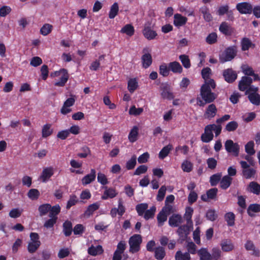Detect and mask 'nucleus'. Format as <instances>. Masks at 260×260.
I'll return each instance as SVG.
<instances>
[{
	"instance_id": "nucleus-41",
	"label": "nucleus",
	"mask_w": 260,
	"mask_h": 260,
	"mask_svg": "<svg viewBox=\"0 0 260 260\" xmlns=\"http://www.w3.org/2000/svg\"><path fill=\"white\" fill-rule=\"evenodd\" d=\"M51 209L49 210V216L50 217H57V215L60 212V207L59 205H56L53 206H51Z\"/></svg>"
},
{
	"instance_id": "nucleus-28",
	"label": "nucleus",
	"mask_w": 260,
	"mask_h": 260,
	"mask_svg": "<svg viewBox=\"0 0 260 260\" xmlns=\"http://www.w3.org/2000/svg\"><path fill=\"white\" fill-rule=\"evenodd\" d=\"M138 132L139 128L137 126H134L132 128L128 137L129 142L134 143L137 140L138 137Z\"/></svg>"
},
{
	"instance_id": "nucleus-13",
	"label": "nucleus",
	"mask_w": 260,
	"mask_h": 260,
	"mask_svg": "<svg viewBox=\"0 0 260 260\" xmlns=\"http://www.w3.org/2000/svg\"><path fill=\"white\" fill-rule=\"evenodd\" d=\"M182 222V218L179 214H174L169 219V224L172 227H177Z\"/></svg>"
},
{
	"instance_id": "nucleus-64",
	"label": "nucleus",
	"mask_w": 260,
	"mask_h": 260,
	"mask_svg": "<svg viewBox=\"0 0 260 260\" xmlns=\"http://www.w3.org/2000/svg\"><path fill=\"white\" fill-rule=\"evenodd\" d=\"M78 202V200L75 195H72L70 197V199L68 201L66 208L69 209L72 206L76 205Z\"/></svg>"
},
{
	"instance_id": "nucleus-54",
	"label": "nucleus",
	"mask_w": 260,
	"mask_h": 260,
	"mask_svg": "<svg viewBox=\"0 0 260 260\" xmlns=\"http://www.w3.org/2000/svg\"><path fill=\"white\" fill-rule=\"evenodd\" d=\"M252 45L251 41L248 38H244L241 42L242 50L243 51L247 50Z\"/></svg>"
},
{
	"instance_id": "nucleus-33",
	"label": "nucleus",
	"mask_w": 260,
	"mask_h": 260,
	"mask_svg": "<svg viewBox=\"0 0 260 260\" xmlns=\"http://www.w3.org/2000/svg\"><path fill=\"white\" fill-rule=\"evenodd\" d=\"M73 231L72 224L69 220L66 221L63 224V232L66 236H69Z\"/></svg>"
},
{
	"instance_id": "nucleus-57",
	"label": "nucleus",
	"mask_w": 260,
	"mask_h": 260,
	"mask_svg": "<svg viewBox=\"0 0 260 260\" xmlns=\"http://www.w3.org/2000/svg\"><path fill=\"white\" fill-rule=\"evenodd\" d=\"M209 128L211 129V132H212L213 131L215 132L216 137L218 136L221 131V126L220 125H216L213 124L207 125V129Z\"/></svg>"
},
{
	"instance_id": "nucleus-10",
	"label": "nucleus",
	"mask_w": 260,
	"mask_h": 260,
	"mask_svg": "<svg viewBox=\"0 0 260 260\" xmlns=\"http://www.w3.org/2000/svg\"><path fill=\"white\" fill-rule=\"evenodd\" d=\"M161 96L164 99L171 100L174 99V96L171 92L169 86L167 84H162L160 87Z\"/></svg>"
},
{
	"instance_id": "nucleus-27",
	"label": "nucleus",
	"mask_w": 260,
	"mask_h": 260,
	"mask_svg": "<svg viewBox=\"0 0 260 260\" xmlns=\"http://www.w3.org/2000/svg\"><path fill=\"white\" fill-rule=\"evenodd\" d=\"M144 37L148 40L154 39L157 36L156 32L149 27H145L143 30Z\"/></svg>"
},
{
	"instance_id": "nucleus-25",
	"label": "nucleus",
	"mask_w": 260,
	"mask_h": 260,
	"mask_svg": "<svg viewBox=\"0 0 260 260\" xmlns=\"http://www.w3.org/2000/svg\"><path fill=\"white\" fill-rule=\"evenodd\" d=\"M233 179L228 175L222 177L220 182V187L223 189H227L231 184Z\"/></svg>"
},
{
	"instance_id": "nucleus-4",
	"label": "nucleus",
	"mask_w": 260,
	"mask_h": 260,
	"mask_svg": "<svg viewBox=\"0 0 260 260\" xmlns=\"http://www.w3.org/2000/svg\"><path fill=\"white\" fill-rule=\"evenodd\" d=\"M225 149L229 153H233L236 156L239 155V146L236 143H234L232 140H228L225 141Z\"/></svg>"
},
{
	"instance_id": "nucleus-15",
	"label": "nucleus",
	"mask_w": 260,
	"mask_h": 260,
	"mask_svg": "<svg viewBox=\"0 0 260 260\" xmlns=\"http://www.w3.org/2000/svg\"><path fill=\"white\" fill-rule=\"evenodd\" d=\"M54 174V169L53 167H50L45 168L43 170L42 173L40 176V178L43 182H46Z\"/></svg>"
},
{
	"instance_id": "nucleus-42",
	"label": "nucleus",
	"mask_w": 260,
	"mask_h": 260,
	"mask_svg": "<svg viewBox=\"0 0 260 260\" xmlns=\"http://www.w3.org/2000/svg\"><path fill=\"white\" fill-rule=\"evenodd\" d=\"M193 212V210L191 207H188L186 208L185 213L184 214V218L186 220V222L188 224H192V221L191 220V217Z\"/></svg>"
},
{
	"instance_id": "nucleus-22",
	"label": "nucleus",
	"mask_w": 260,
	"mask_h": 260,
	"mask_svg": "<svg viewBox=\"0 0 260 260\" xmlns=\"http://www.w3.org/2000/svg\"><path fill=\"white\" fill-rule=\"evenodd\" d=\"M126 245H117V249L115 251L112 260H121V254L123 253L126 249Z\"/></svg>"
},
{
	"instance_id": "nucleus-62",
	"label": "nucleus",
	"mask_w": 260,
	"mask_h": 260,
	"mask_svg": "<svg viewBox=\"0 0 260 260\" xmlns=\"http://www.w3.org/2000/svg\"><path fill=\"white\" fill-rule=\"evenodd\" d=\"M238 126V123L235 121L229 122L225 126V129L228 132L235 131Z\"/></svg>"
},
{
	"instance_id": "nucleus-14",
	"label": "nucleus",
	"mask_w": 260,
	"mask_h": 260,
	"mask_svg": "<svg viewBox=\"0 0 260 260\" xmlns=\"http://www.w3.org/2000/svg\"><path fill=\"white\" fill-rule=\"evenodd\" d=\"M217 111L216 106L213 104H211L206 108L204 116L206 118L211 119L216 115Z\"/></svg>"
},
{
	"instance_id": "nucleus-61",
	"label": "nucleus",
	"mask_w": 260,
	"mask_h": 260,
	"mask_svg": "<svg viewBox=\"0 0 260 260\" xmlns=\"http://www.w3.org/2000/svg\"><path fill=\"white\" fill-rule=\"evenodd\" d=\"M217 36L215 32L210 34L206 38V41L209 44H212L217 42Z\"/></svg>"
},
{
	"instance_id": "nucleus-48",
	"label": "nucleus",
	"mask_w": 260,
	"mask_h": 260,
	"mask_svg": "<svg viewBox=\"0 0 260 260\" xmlns=\"http://www.w3.org/2000/svg\"><path fill=\"white\" fill-rule=\"evenodd\" d=\"M52 28V25L46 23L41 28L40 33L43 36H46L51 32Z\"/></svg>"
},
{
	"instance_id": "nucleus-30",
	"label": "nucleus",
	"mask_w": 260,
	"mask_h": 260,
	"mask_svg": "<svg viewBox=\"0 0 260 260\" xmlns=\"http://www.w3.org/2000/svg\"><path fill=\"white\" fill-rule=\"evenodd\" d=\"M169 69L173 73H181L182 72V68L178 62L173 61L169 64Z\"/></svg>"
},
{
	"instance_id": "nucleus-46",
	"label": "nucleus",
	"mask_w": 260,
	"mask_h": 260,
	"mask_svg": "<svg viewBox=\"0 0 260 260\" xmlns=\"http://www.w3.org/2000/svg\"><path fill=\"white\" fill-rule=\"evenodd\" d=\"M156 211V207L154 206L151 207L149 210H146L144 214V218L146 220H148L150 218H152L155 214Z\"/></svg>"
},
{
	"instance_id": "nucleus-8",
	"label": "nucleus",
	"mask_w": 260,
	"mask_h": 260,
	"mask_svg": "<svg viewBox=\"0 0 260 260\" xmlns=\"http://www.w3.org/2000/svg\"><path fill=\"white\" fill-rule=\"evenodd\" d=\"M222 75L224 80L229 83L234 82L237 78L236 72L232 69L224 70Z\"/></svg>"
},
{
	"instance_id": "nucleus-12",
	"label": "nucleus",
	"mask_w": 260,
	"mask_h": 260,
	"mask_svg": "<svg viewBox=\"0 0 260 260\" xmlns=\"http://www.w3.org/2000/svg\"><path fill=\"white\" fill-rule=\"evenodd\" d=\"M219 29L221 32L226 36H231L234 32V29L226 22L221 23Z\"/></svg>"
},
{
	"instance_id": "nucleus-52",
	"label": "nucleus",
	"mask_w": 260,
	"mask_h": 260,
	"mask_svg": "<svg viewBox=\"0 0 260 260\" xmlns=\"http://www.w3.org/2000/svg\"><path fill=\"white\" fill-rule=\"evenodd\" d=\"M161 211L168 216L175 212V209L172 205L165 204V206L162 208Z\"/></svg>"
},
{
	"instance_id": "nucleus-6",
	"label": "nucleus",
	"mask_w": 260,
	"mask_h": 260,
	"mask_svg": "<svg viewBox=\"0 0 260 260\" xmlns=\"http://www.w3.org/2000/svg\"><path fill=\"white\" fill-rule=\"evenodd\" d=\"M236 9L241 14H251L252 12V6L247 2L238 3L236 5Z\"/></svg>"
},
{
	"instance_id": "nucleus-3",
	"label": "nucleus",
	"mask_w": 260,
	"mask_h": 260,
	"mask_svg": "<svg viewBox=\"0 0 260 260\" xmlns=\"http://www.w3.org/2000/svg\"><path fill=\"white\" fill-rule=\"evenodd\" d=\"M237 48L235 46H231L226 48L219 56L220 62L224 63L231 61L236 56Z\"/></svg>"
},
{
	"instance_id": "nucleus-60",
	"label": "nucleus",
	"mask_w": 260,
	"mask_h": 260,
	"mask_svg": "<svg viewBox=\"0 0 260 260\" xmlns=\"http://www.w3.org/2000/svg\"><path fill=\"white\" fill-rule=\"evenodd\" d=\"M27 196L31 200H37L40 196V193L37 189H31L28 192Z\"/></svg>"
},
{
	"instance_id": "nucleus-50",
	"label": "nucleus",
	"mask_w": 260,
	"mask_h": 260,
	"mask_svg": "<svg viewBox=\"0 0 260 260\" xmlns=\"http://www.w3.org/2000/svg\"><path fill=\"white\" fill-rule=\"evenodd\" d=\"M245 248L248 251H250V254L256 256L260 255L259 250L256 248L254 245H245Z\"/></svg>"
},
{
	"instance_id": "nucleus-17",
	"label": "nucleus",
	"mask_w": 260,
	"mask_h": 260,
	"mask_svg": "<svg viewBox=\"0 0 260 260\" xmlns=\"http://www.w3.org/2000/svg\"><path fill=\"white\" fill-rule=\"evenodd\" d=\"M105 189L103 195L102 196L103 200H107L108 198H113L116 196L117 193L115 189L113 188H108L107 186H104Z\"/></svg>"
},
{
	"instance_id": "nucleus-39",
	"label": "nucleus",
	"mask_w": 260,
	"mask_h": 260,
	"mask_svg": "<svg viewBox=\"0 0 260 260\" xmlns=\"http://www.w3.org/2000/svg\"><path fill=\"white\" fill-rule=\"evenodd\" d=\"M138 87V82L136 79H131L127 83V89L131 93H133Z\"/></svg>"
},
{
	"instance_id": "nucleus-56",
	"label": "nucleus",
	"mask_w": 260,
	"mask_h": 260,
	"mask_svg": "<svg viewBox=\"0 0 260 260\" xmlns=\"http://www.w3.org/2000/svg\"><path fill=\"white\" fill-rule=\"evenodd\" d=\"M235 215L232 212H229L225 215V219L229 226H233L235 223Z\"/></svg>"
},
{
	"instance_id": "nucleus-47",
	"label": "nucleus",
	"mask_w": 260,
	"mask_h": 260,
	"mask_svg": "<svg viewBox=\"0 0 260 260\" xmlns=\"http://www.w3.org/2000/svg\"><path fill=\"white\" fill-rule=\"evenodd\" d=\"M167 217L168 215L165 213L162 212V211H160L157 215L158 225L159 226H161L164 224V222L167 221Z\"/></svg>"
},
{
	"instance_id": "nucleus-36",
	"label": "nucleus",
	"mask_w": 260,
	"mask_h": 260,
	"mask_svg": "<svg viewBox=\"0 0 260 260\" xmlns=\"http://www.w3.org/2000/svg\"><path fill=\"white\" fill-rule=\"evenodd\" d=\"M119 11V7L117 3H114L110 8L109 13V17L110 19H113L118 14Z\"/></svg>"
},
{
	"instance_id": "nucleus-51",
	"label": "nucleus",
	"mask_w": 260,
	"mask_h": 260,
	"mask_svg": "<svg viewBox=\"0 0 260 260\" xmlns=\"http://www.w3.org/2000/svg\"><path fill=\"white\" fill-rule=\"evenodd\" d=\"M221 250L218 248H213L211 254V260H218L221 257Z\"/></svg>"
},
{
	"instance_id": "nucleus-19",
	"label": "nucleus",
	"mask_w": 260,
	"mask_h": 260,
	"mask_svg": "<svg viewBox=\"0 0 260 260\" xmlns=\"http://www.w3.org/2000/svg\"><path fill=\"white\" fill-rule=\"evenodd\" d=\"M260 212V204H251L247 209V212L248 215L251 217L255 216V214Z\"/></svg>"
},
{
	"instance_id": "nucleus-2",
	"label": "nucleus",
	"mask_w": 260,
	"mask_h": 260,
	"mask_svg": "<svg viewBox=\"0 0 260 260\" xmlns=\"http://www.w3.org/2000/svg\"><path fill=\"white\" fill-rule=\"evenodd\" d=\"M258 88L257 87L252 86L248 90L245 91V94L248 95L249 101L254 105H260V94L257 93Z\"/></svg>"
},
{
	"instance_id": "nucleus-26",
	"label": "nucleus",
	"mask_w": 260,
	"mask_h": 260,
	"mask_svg": "<svg viewBox=\"0 0 260 260\" xmlns=\"http://www.w3.org/2000/svg\"><path fill=\"white\" fill-rule=\"evenodd\" d=\"M199 12L203 15L204 19L206 21L210 22L212 20L213 17L207 7L204 6L201 7Z\"/></svg>"
},
{
	"instance_id": "nucleus-20",
	"label": "nucleus",
	"mask_w": 260,
	"mask_h": 260,
	"mask_svg": "<svg viewBox=\"0 0 260 260\" xmlns=\"http://www.w3.org/2000/svg\"><path fill=\"white\" fill-rule=\"evenodd\" d=\"M103 251L104 250L101 245H97L95 247L93 245H91L88 249V253L92 256L101 254Z\"/></svg>"
},
{
	"instance_id": "nucleus-63",
	"label": "nucleus",
	"mask_w": 260,
	"mask_h": 260,
	"mask_svg": "<svg viewBox=\"0 0 260 260\" xmlns=\"http://www.w3.org/2000/svg\"><path fill=\"white\" fill-rule=\"evenodd\" d=\"M99 208V205L95 203L89 205L85 212V215L90 216Z\"/></svg>"
},
{
	"instance_id": "nucleus-21",
	"label": "nucleus",
	"mask_w": 260,
	"mask_h": 260,
	"mask_svg": "<svg viewBox=\"0 0 260 260\" xmlns=\"http://www.w3.org/2000/svg\"><path fill=\"white\" fill-rule=\"evenodd\" d=\"M247 190L256 195L260 193V185L256 182L252 181L248 184Z\"/></svg>"
},
{
	"instance_id": "nucleus-53",
	"label": "nucleus",
	"mask_w": 260,
	"mask_h": 260,
	"mask_svg": "<svg viewBox=\"0 0 260 260\" xmlns=\"http://www.w3.org/2000/svg\"><path fill=\"white\" fill-rule=\"evenodd\" d=\"M179 59L181 60L183 66L185 68H189L190 67V62L189 57L187 55L183 54L179 56Z\"/></svg>"
},
{
	"instance_id": "nucleus-7",
	"label": "nucleus",
	"mask_w": 260,
	"mask_h": 260,
	"mask_svg": "<svg viewBox=\"0 0 260 260\" xmlns=\"http://www.w3.org/2000/svg\"><path fill=\"white\" fill-rule=\"evenodd\" d=\"M192 226L193 224H190L186 222V224L179 227L177 230V233L180 237L182 238V240H184L186 238L190 231L192 230Z\"/></svg>"
},
{
	"instance_id": "nucleus-43",
	"label": "nucleus",
	"mask_w": 260,
	"mask_h": 260,
	"mask_svg": "<svg viewBox=\"0 0 260 260\" xmlns=\"http://www.w3.org/2000/svg\"><path fill=\"white\" fill-rule=\"evenodd\" d=\"M256 173V170L252 168H248L242 170L243 176L246 179H249L254 177Z\"/></svg>"
},
{
	"instance_id": "nucleus-9",
	"label": "nucleus",
	"mask_w": 260,
	"mask_h": 260,
	"mask_svg": "<svg viewBox=\"0 0 260 260\" xmlns=\"http://www.w3.org/2000/svg\"><path fill=\"white\" fill-rule=\"evenodd\" d=\"M147 49L144 48L143 50L144 54L141 57L142 67L144 69H147L151 66L152 62L151 55L149 53H147Z\"/></svg>"
},
{
	"instance_id": "nucleus-24",
	"label": "nucleus",
	"mask_w": 260,
	"mask_h": 260,
	"mask_svg": "<svg viewBox=\"0 0 260 260\" xmlns=\"http://www.w3.org/2000/svg\"><path fill=\"white\" fill-rule=\"evenodd\" d=\"M213 138V134L211 132V129L208 128L207 129V126L205 128V133L202 135V141L205 143H208L211 141Z\"/></svg>"
},
{
	"instance_id": "nucleus-55",
	"label": "nucleus",
	"mask_w": 260,
	"mask_h": 260,
	"mask_svg": "<svg viewBox=\"0 0 260 260\" xmlns=\"http://www.w3.org/2000/svg\"><path fill=\"white\" fill-rule=\"evenodd\" d=\"M166 190L167 188L166 186L162 185L161 186L158 191V193L156 197V199L158 201L160 202L164 200Z\"/></svg>"
},
{
	"instance_id": "nucleus-1",
	"label": "nucleus",
	"mask_w": 260,
	"mask_h": 260,
	"mask_svg": "<svg viewBox=\"0 0 260 260\" xmlns=\"http://www.w3.org/2000/svg\"><path fill=\"white\" fill-rule=\"evenodd\" d=\"M208 83H204L200 89V98H197V104L200 107H204L207 104H210L214 101L217 98V94L212 92L211 89H215L216 83L214 80H210Z\"/></svg>"
},
{
	"instance_id": "nucleus-5",
	"label": "nucleus",
	"mask_w": 260,
	"mask_h": 260,
	"mask_svg": "<svg viewBox=\"0 0 260 260\" xmlns=\"http://www.w3.org/2000/svg\"><path fill=\"white\" fill-rule=\"evenodd\" d=\"M252 83V79L248 76H243L242 77L241 80L239 81L238 84L239 89L241 91L248 90L251 85Z\"/></svg>"
},
{
	"instance_id": "nucleus-35",
	"label": "nucleus",
	"mask_w": 260,
	"mask_h": 260,
	"mask_svg": "<svg viewBox=\"0 0 260 260\" xmlns=\"http://www.w3.org/2000/svg\"><path fill=\"white\" fill-rule=\"evenodd\" d=\"M175 260H190V256L189 253L186 252L182 253L180 250L176 252L175 255Z\"/></svg>"
},
{
	"instance_id": "nucleus-45",
	"label": "nucleus",
	"mask_w": 260,
	"mask_h": 260,
	"mask_svg": "<svg viewBox=\"0 0 260 260\" xmlns=\"http://www.w3.org/2000/svg\"><path fill=\"white\" fill-rule=\"evenodd\" d=\"M254 142L252 141H249L245 145V151L250 155L255 154V151L254 149Z\"/></svg>"
},
{
	"instance_id": "nucleus-34",
	"label": "nucleus",
	"mask_w": 260,
	"mask_h": 260,
	"mask_svg": "<svg viewBox=\"0 0 260 260\" xmlns=\"http://www.w3.org/2000/svg\"><path fill=\"white\" fill-rule=\"evenodd\" d=\"M51 124L47 123L45 124L42 129V135L43 138H47L50 136L53 133V129L51 128Z\"/></svg>"
},
{
	"instance_id": "nucleus-29",
	"label": "nucleus",
	"mask_w": 260,
	"mask_h": 260,
	"mask_svg": "<svg viewBox=\"0 0 260 260\" xmlns=\"http://www.w3.org/2000/svg\"><path fill=\"white\" fill-rule=\"evenodd\" d=\"M166 255L165 248L162 246H158L155 248L154 256L157 260L162 259Z\"/></svg>"
},
{
	"instance_id": "nucleus-32",
	"label": "nucleus",
	"mask_w": 260,
	"mask_h": 260,
	"mask_svg": "<svg viewBox=\"0 0 260 260\" xmlns=\"http://www.w3.org/2000/svg\"><path fill=\"white\" fill-rule=\"evenodd\" d=\"M201 73L202 76L205 80L204 83H209L210 82V80H214L213 79H211L210 78V75L211 74V71L209 68L207 67L206 68H204L202 70Z\"/></svg>"
},
{
	"instance_id": "nucleus-23",
	"label": "nucleus",
	"mask_w": 260,
	"mask_h": 260,
	"mask_svg": "<svg viewBox=\"0 0 260 260\" xmlns=\"http://www.w3.org/2000/svg\"><path fill=\"white\" fill-rule=\"evenodd\" d=\"M174 18V24L177 26H181L184 25L187 20V18L186 17H184L180 14H175Z\"/></svg>"
},
{
	"instance_id": "nucleus-37",
	"label": "nucleus",
	"mask_w": 260,
	"mask_h": 260,
	"mask_svg": "<svg viewBox=\"0 0 260 260\" xmlns=\"http://www.w3.org/2000/svg\"><path fill=\"white\" fill-rule=\"evenodd\" d=\"M120 32L122 34H125L129 36H132L134 34L135 29L132 25L127 24L122 28Z\"/></svg>"
},
{
	"instance_id": "nucleus-18",
	"label": "nucleus",
	"mask_w": 260,
	"mask_h": 260,
	"mask_svg": "<svg viewBox=\"0 0 260 260\" xmlns=\"http://www.w3.org/2000/svg\"><path fill=\"white\" fill-rule=\"evenodd\" d=\"M96 172L94 169H91L90 173L85 176L81 180L83 185H87L95 180Z\"/></svg>"
},
{
	"instance_id": "nucleus-44",
	"label": "nucleus",
	"mask_w": 260,
	"mask_h": 260,
	"mask_svg": "<svg viewBox=\"0 0 260 260\" xmlns=\"http://www.w3.org/2000/svg\"><path fill=\"white\" fill-rule=\"evenodd\" d=\"M148 205L147 203H141L138 204L136 207V209L139 216H142L148 208Z\"/></svg>"
},
{
	"instance_id": "nucleus-38",
	"label": "nucleus",
	"mask_w": 260,
	"mask_h": 260,
	"mask_svg": "<svg viewBox=\"0 0 260 260\" xmlns=\"http://www.w3.org/2000/svg\"><path fill=\"white\" fill-rule=\"evenodd\" d=\"M50 208L51 205L49 204H44L40 205L38 208L40 215L42 216L46 215L49 212V210L51 209Z\"/></svg>"
},
{
	"instance_id": "nucleus-40",
	"label": "nucleus",
	"mask_w": 260,
	"mask_h": 260,
	"mask_svg": "<svg viewBox=\"0 0 260 260\" xmlns=\"http://www.w3.org/2000/svg\"><path fill=\"white\" fill-rule=\"evenodd\" d=\"M172 148L173 146L171 144H169L165 146L159 153V158L164 159L166 157Z\"/></svg>"
},
{
	"instance_id": "nucleus-16",
	"label": "nucleus",
	"mask_w": 260,
	"mask_h": 260,
	"mask_svg": "<svg viewBox=\"0 0 260 260\" xmlns=\"http://www.w3.org/2000/svg\"><path fill=\"white\" fill-rule=\"evenodd\" d=\"M63 74H61L60 80L54 83V85L56 86L63 87L65 85L66 82L69 79V75L66 69H62Z\"/></svg>"
},
{
	"instance_id": "nucleus-59",
	"label": "nucleus",
	"mask_w": 260,
	"mask_h": 260,
	"mask_svg": "<svg viewBox=\"0 0 260 260\" xmlns=\"http://www.w3.org/2000/svg\"><path fill=\"white\" fill-rule=\"evenodd\" d=\"M142 242L140 235L136 234L132 236L129 240V244H141Z\"/></svg>"
},
{
	"instance_id": "nucleus-11",
	"label": "nucleus",
	"mask_w": 260,
	"mask_h": 260,
	"mask_svg": "<svg viewBox=\"0 0 260 260\" xmlns=\"http://www.w3.org/2000/svg\"><path fill=\"white\" fill-rule=\"evenodd\" d=\"M75 96H72L71 98L68 99L64 102L63 105L60 110V112L62 114L66 115L71 112L72 110L70 107L73 106L75 103Z\"/></svg>"
},
{
	"instance_id": "nucleus-49",
	"label": "nucleus",
	"mask_w": 260,
	"mask_h": 260,
	"mask_svg": "<svg viewBox=\"0 0 260 260\" xmlns=\"http://www.w3.org/2000/svg\"><path fill=\"white\" fill-rule=\"evenodd\" d=\"M137 163V157L136 155H133L131 158L128 160L126 164V168L127 170L133 169Z\"/></svg>"
},
{
	"instance_id": "nucleus-58",
	"label": "nucleus",
	"mask_w": 260,
	"mask_h": 260,
	"mask_svg": "<svg viewBox=\"0 0 260 260\" xmlns=\"http://www.w3.org/2000/svg\"><path fill=\"white\" fill-rule=\"evenodd\" d=\"M221 177V173L214 174L210 177V182L212 186L216 185L220 181Z\"/></svg>"
},
{
	"instance_id": "nucleus-31",
	"label": "nucleus",
	"mask_w": 260,
	"mask_h": 260,
	"mask_svg": "<svg viewBox=\"0 0 260 260\" xmlns=\"http://www.w3.org/2000/svg\"><path fill=\"white\" fill-rule=\"evenodd\" d=\"M201 260H211V254L206 248H201L198 251Z\"/></svg>"
}]
</instances>
